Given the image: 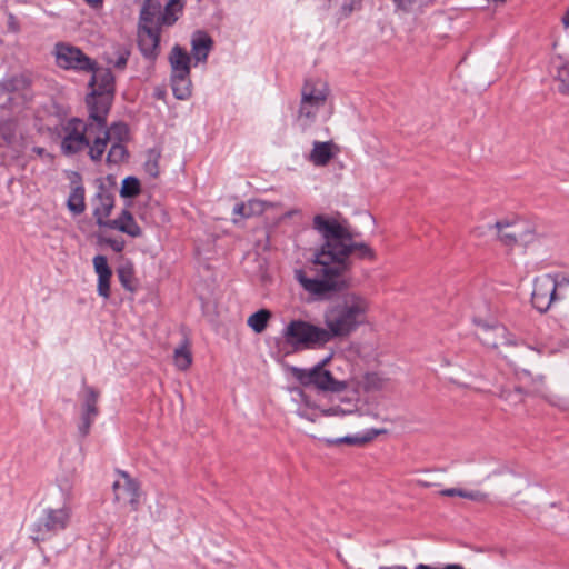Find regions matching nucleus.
I'll return each instance as SVG.
<instances>
[{
  "label": "nucleus",
  "instance_id": "nucleus-19",
  "mask_svg": "<svg viewBox=\"0 0 569 569\" xmlns=\"http://www.w3.org/2000/svg\"><path fill=\"white\" fill-rule=\"evenodd\" d=\"M333 143L331 141L326 142H313V148L310 152V161L315 166H326L333 157L332 152Z\"/></svg>",
  "mask_w": 569,
  "mask_h": 569
},
{
  "label": "nucleus",
  "instance_id": "nucleus-20",
  "mask_svg": "<svg viewBox=\"0 0 569 569\" xmlns=\"http://www.w3.org/2000/svg\"><path fill=\"white\" fill-rule=\"evenodd\" d=\"M490 228H495L497 230L498 238L502 244L507 247L517 246V221H498L493 226H490Z\"/></svg>",
  "mask_w": 569,
  "mask_h": 569
},
{
  "label": "nucleus",
  "instance_id": "nucleus-16",
  "mask_svg": "<svg viewBox=\"0 0 569 569\" xmlns=\"http://www.w3.org/2000/svg\"><path fill=\"white\" fill-rule=\"evenodd\" d=\"M107 228L118 230L132 238H138L142 234L141 228L134 220L132 213L127 209H123L118 218L112 219Z\"/></svg>",
  "mask_w": 569,
  "mask_h": 569
},
{
  "label": "nucleus",
  "instance_id": "nucleus-24",
  "mask_svg": "<svg viewBox=\"0 0 569 569\" xmlns=\"http://www.w3.org/2000/svg\"><path fill=\"white\" fill-rule=\"evenodd\" d=\"M171 87L177 99H188L191 96L190 74H171Z\"/></svg>",
  "mask_w": 569,
  "mask_h": 569
},
{
  "label": "nucleus",
  "instance_id": "nucleus-44",
  "mask_svg": "<svg viewBox=\"0 0 569 569\" xmlns=\"http://www.w3.org/2000/svg\"><path fill=\"white\" fill-rule=\"evenodd\" d=\"M110 280H111V276H99L98 277L97 291H98V295L104 299H108L110 297Z\"/></svg>",
  "mask_w": 569,
  "mask_h": 569
},
{
  "label": "nucleus",
  "instance_id": "nucleus-30",
  "mask_svg": "<svg viewBox=\"0 0 569 569\" xmlns=\"http://www.w3.org/2000/svg\"><path fill=\"white\" fill-rule=\"evenodd\" d=\"M117 274L121 286L126 290L130 292H134L137 290V279L134 277V269L132 264H123L119 267L117 270Z\"/></svg>",
  "mask_w": 569,
  "mask_h": 569
},
{
  "label": "nucleus",
  "instance_id": "nucleus-14",
  "mask_svg": "<svg viewBox=\"0 0 569 569\" xmlns=\"http://www.w3.org/2000/svg\"><path fill=\"white\" fill-rule=\"evenodd\" d=\"M480 341L490 348H499L500 346H516V340L508 332L507 328L500 325L486 326L479 335Z\"/></svg>",
  "mask_w": 569,
  "mask_h": 569
},
{
  "label": "nucleus",
  "instance_id": "nucleus-15",
  "mask_svg": "<svg viewBox=\"0 0 569 569\" xmlns=\"http://www.w3.org/2000/svg\"><path fill=\"white\" fill-rule=\"evenodd\" d=\"M93 217L100 228H107L112 219H109L114 207V197L106 191L97 193L92 201Z\"/></svg>",
  "mask_w": 569,
  "mask_h": 569
},
{
  "label": "nucleus",
  "instance_id": "nucleus-27",
  "mask_svg": "<svg viewBox=\"0 0 569 569\" xmlns=\"http://www.w3.org/2000/svg\"><path fill=\"white\" fill-rule=\"evenodd\" d=\"M67 207L73 214H80L86 210L84 188L82 186H77L71 190Z\"/></svg>",
  "mask_w": 569,
  "mask_h": 569
},
{
  "label": "nucleus",
  "instance_id": "nucleus-42",
  "mask_svg": "<svg viewBox=\"0 0 569 569\" xmlns=\"http://www.w3.org/2000/svg\"><path fill=\"white\" fill-rule=\"evenodd\" d=\"M93 268L97 276H112V271L108 264V260L104 256L98 254L93 258Z\"/></svg>",
  "mask_w": 569,
  "mask_h": 569
},
{
  "label": "nucleus",
  "instance_id": "nucleus-48",
  "mask_svg": "<svg viewBox=\"0 0 569 569\" xmlns=\"http://www.w3.org/2000/svg\"><path fill=\"white\" fill-rule=\"evenodd\" d=\"M362 0H349L341 7L342 16L348 17L353 10L360 9Z\"/></svg>",
  "mask_w": 569,
  "mask_h": 569
},
{
  "label": "nucleus",
  "instance_id": "nucleus-7",
  "mask_svg": "<svg viewBox=\"0 0 569 569\" xmlns=\"http://www.w3.org/2000/svg\"><path fill=\"white\" fill-rule=\"evenodd\" d=\"M72 517L71 507L64 502L60 508H46L31 528L36 542L46 541L68 528Z\"/></svg>",
  "mask_w": 569,
  "mask_h": 569
},
{
  "label": "nucleus",
  "instance_id": "nucleus-51",
  "mask_svg": "<svg viewBox=\"0 0 569 569\" xmlns=\"http://www.w3.org/2000/svg\"><path fill=\"white\" fill-rule=\"evenodd\" d=\"M8 28H9V30H11L13 32H18L19 31V24L17 22L16 17L12 13L9 14Z\"/></svg>",
  "mask_w": 569,
  "mask_h": 569
},
{
  "label": "nucleus",
  "instance_id": "nucleus-32",
  "mask_svg": "<svg viewBox=\"0 0 569 569\" xmlns=\"http://www.w3.org/2000/svg\"><path fill=\"white\" fill-rule=\"evenodd\" d=\"M263 211V202L259 200H249L247 203H239L233 209V213L239 214L242 218H249L254 214H260Z\"/></svg>",
  "mask_w": 569,
  "mask_h": 569
},
{
  "label": "nucleus",
  "instance_id": "nucleus-3",
  "mask_svg": "<svg viewBox=\"0 0 569 569\" xmlns=\"http://www.w3.org/2000/svg\"><path fill=\"white\" fill-rule=\"evenodd\" d=\"M370 301L357 292H347L331 303L323 319L330 340L346 338L368 321Z\"/></svg>",
  "mask_w": 569,
  "mask_h": 569
},
{
  "label": "nucleus",
  "instance_id": "nucleus-18",
  "mask_svg": "<svg viewBox=\"0 0 569 569\" xmlns=\"http://www.w3.org/2000/svg\"><path fill=\"white\" fill-rule=\"evenodd\" d=\"M213 46V40L204 32H197L191 40V52L197 62H204Z\"/></svg>",
  "mask_w": 569,
  "mask_h": 569
},
{
  "label": "nucleus",
  "instance_id": "nucleus-5",
  "mask_svg": "<svg viewBox=\"0 0 569 569\" xmlns=\"http://www.w3.org/2000/svg\"><path fill=\"white\" fill-rule=\"evenodd\" d=\"M329 93V87L322 80L309 79L305 81L298 110V121L303 128L315 122L318 111L325 107Z\"/></svg>",
  "mask_w": 569,
  "mask_h": 569
},
{
  "label": "nucleus",
  "instance_id": "nucleus-26",
  "mask_svg": "<svg viewBox=\"0 0 569 569\" xmlns=\"http://www.w3.org/2000/svg\"><path fill=\"white\" fill-rule=\"evenodd\" d=\"M390 380L379 372H368L363 377L366 391H381L388 389Z\"/></svg>",
  "mask_w": 569,
  "mask_h": 569
},
{
  "label": "nucleus",
  "instance_id": "nucleus-43",
  "mask_svg": "<svg viewBox=\"0 0 569 569\" xmlns=\"http://www.w3.org/2000/svg\"><path fill=\"white\" fill-rule=\"evenodd\" d=\"M356 410V405L355 403H351L350 401L348 402V407L347 408H343L341 406H332L328 409H325L322 410V415L323 416H339V415H350L352 412H355Z\"/></svg>",
  "mask_w": 569,
  "mask_h": 569
},
{
  "label": "nucleus",
  "instance_id": "nucleus-1",
  "mask_svg": "<svg viewBox=\"0 0 569 569\" xmlns=\"http://www.w3.org/2000/svg\"><path fill=\"white\" fill-rule=\"evenodd\" d=\"M312 228L323 240L313 260L318 266L317 274L308 277L305 271L297 270L295 277L307 292L323 300L350 286L347 273L352 252H357L360 259L371 261L376 259V253L367 243L355 242L356 233L345 219L340 221L335 217L316 214Z\"/></svg>",
  "mask_w": 569,
  "mask_h": 569
},
{
  "label": "nucleus",
  "instance_id": "nucleus-41",
  "mask_svg": "<svg viewBox=\"0 0 569 569\" xmlns=\"http://www.w3.org/2000/svg\"><path fill=\"white\" fill-rule=\"evenodd\" d=\"M378 569H409L402 565H392V566H380ZM413 569H465L461 565L450 563L442 567H432L430 565L418 563Z\"/></svg>",
  "mask_w": 569,
  "mask_h": 569
},
{
  "label": "nucleus",
  "instance_id": "nucleus-17",
  "mask_svg": "<svg viewBox=\"0 0 569 569\" xmlns=\"http://www.w3.org/2000/svg\"><path fill=\"white\" fill-rule=\"evenodd\" d=\"M191 58L179 44H176L169 56L171 74H190Z\"/></svg>",
  "mask_w": 569,
  "mask_h": 569
},
{
  "label": "nucleus",
  "instance_id": "nucleus-46",
  "mask_svg": "<svg viewBox=\"0 0 569 569\" xmlns=\"http://www.w3.org/2000/svg\"><path fill=\"white\" fill-rule=\"evenodd\" d=\"M97 416L81 413V422L79 425V433L81 437H87L90 432L91 425L93 423Z\"/></svg>",
  "mask_w": 569,
  "mask_h": 569
},
{
  "label": "nucleus",
  "instance_id": "nucleus-28",
  "mask_svg": "<svg viewBox=\"0 0 569 569\" xmlns=\"http://www.w3.org/2000/svg\"><path fill=\"white\" fill-rule=\"evenodd\" d=\"M161 19L160 17L156 18L154 12L143 7L138 23V31L140 32L142 29H151L152 31H161Z\"/></svg>",
  "mask_w": 569,
  "mask_h": 569
},
{
  "label": "nucleus",
  "instance_id": "nucleus-25",
  "mask_svg": "<svg viewBox=\"0 0 569 569\" xmlns=\"http://www.w3.org/2000/svg\"><path fill=\"white\" fill-rule=\"evenodd\" d=\"M173 361L176 367L181 371L190 368L192 363V353L188 339H184L181 345L174 349Z\"/></svg>",
  "mask_w": 569,
  "mask_h": 569
},
{
  "label": "nucleus",
  "instance_id": "nucleus-47",
  "mask_svg": "<svg viewBox=\"0 0 569 569\" xmlns=\"http://www.w3.org/2000/svg\"><path fill=\"white\" fill-rule=\"evenodd\" d=\"M460 498H465L468 500L477 501V502H483L487 500L488 495L479 491V490H461Z\"/></svg>",
  "mask_w": 569,
  "mask_h": 569
},
{
  "label": "nucleus",
  "instance_id": "nucleus-4",
  "mask_svg": "<svg viewBox=\"0 0 569 569\" xmlns=\"http://www.w3.org/2000/svg\"><path fill=\"white\" fill-rule=\"evenodd\" d=\"M90 73H92L89 81L91 91L86 98L87 108L108 118L114 97V77L110 69L99 68L97 63Z\"/></svg>",
  "mask_w": 569,
  "mask_h": 569
},
{
  "label": "nucleus",
  "instance_id": "nucleus-33",
  "mask_svg": "<svg viewBox=\"0 0 569 569\" xmlns=\"http://www.w3.org/2000/svg\"><path fill=\"white\" fill-rule=\"evenodd\" d=\"M98 398H99V392L94 388L86 386L81 413L98 416V413H99V410L97 407Z\"/></svg>",
  "mask_w": 569,
  "mask_h": 569
},
{
  "label": "nucleus",
  "instance_id": "nucleus-8",
  "mask_svg": "<svg viewBox=\"0 0 569 569\" xmlns=\"http://www.w3.org/2000/svg\"><path fill=\"white\" fill-rule=\"evenodd\" d=\"M328 359L312 368H292L295 379L305 387H315L320 391L340 392L347 387L345 381L337 380L329 370L325 369Z\"/></svg>",
  "mask_w": 569,
  "mask_h": 569
},
{
  "label": "nucleus",
  "instance_id": "nucleus-38",
  "mask_svg": "<svg viewBox=\"0 0 569 569\" xmlns=\"http://www.w3.org/2000/svg\"><path fill=\"white\" fill-rule=\"evenodd\" d=\"M159 159H160V152L150 149L147 152V160L144 162V171L151 177L157 178L159 176Z\"/></svg>",
  "mask_w": 569,
  "mask_h": 569
},
{
  "label": "nucleus",
  "instance_id": "nucleus-39",
  "mask_svg": "<svg viewBox=\"0 0 569 569\" xmlns=\"http://www.w3.org/2000/svg\"><path fill=\"white\" fill-rule=\"evenodd\" d=\"M140 193V181L136 177H127L122 181L120 194L123 198H133Z\"/></svg>",
  "mask_w": 569,
  "mask_h": 569
},
{
  "label": "nucleus",
  "instance_id": "nucleus-29",
  "mask_svg": "<svg viewBox=\"0 0 569 569\" xmlns=\"http://www.w3.org/2000/svg\"><path fill=\"white\" fill-rule=\"evenodd\" d=\"M17 140V124L12 120L0 122V147H12Z\"/></svg>",
  "mask_w": 569,
  "mask_h": 569
},
{
  "label": "nucleus",
  "instance_id": "nucleus-55",
  "mask_svg": "<svg viewBox=\"0 0 569 569\" xmlns=\"http://www.w3.org/2000/svg\"><path fill=\"white\" fill-rule=\"evenodd\" d=\"M37 152H38L39 154H42L43 149H42V148H37Z\"/></svg>",
  "mask_w": 569,
  "mask_h": 569
},
{
  "label": "nucleus",
  "instance_id": "nucleus-37",
  "mask_svg": "<svg viewBox=\"0 0 569 569\" xmlns=\"http://www.w3.org/2000/svg\"><path fill=\"white\" fill-rule=\"evenodd\" d=\"M129 157L128 150L121 142H112L108 153L107 163L119 164L124 162Z\"/></svg>",
  "mask_w": 569,
  "mask_h": 569
},
{
  "label": "nucleus",
  "instance_id": "nucleus-34",
  "mask_svg": "<svg viewBox=\"0 0 569 569\" xmlns=\"http://www.w3.org/2000/svg\"><path fill=\"white\" fill-rule=\"evenodd\" d=\"M271 317V312L267 309H261L252 313L248 318V326L257 333L264 331L268 325V320Z\"/></svg>",
  "mask_w": 569,
  "mask_h": 569
},
{
  "label": "nucleus",
  "instance_id": "nucleus-50",
  "mask_svg": "<svg viewBox=\"0 0 569 569\" xmlns=\"http://www.w3.org/2000/svg\"><path fill=\"white\" fill-rule=\"evenodd\" d=\"M461 490L460 488H448L441 490L439 493L445 497H460Z\"/></svg>",
  "mask_w": 569,
  "mask_h": 569
},
{
  "label": "nucleus",
  "instance_id": "nucleus-13",
  "mask_svg": "<svg viewBox=\"0 0 569 569\" xmlns=\"http://www.w3.org/2000/svg\"><path fill=\"white\" fill-rule=\"evenodd\" d=\"M549 73L557 82L561 96L569 97V60L556 54L550 58Z\"/></svg>",
  "mask_w": 569,
  "mask_h": 569
},
{
  "label": "nucleus",
  "instance_id": "nucleus-52",
  "mask_svg": "<svg viewBox=\"0 0 569 569\" xmlns=\"http://www.w3.org/2000/svg\"><path fill=\"white\" fill-rule=\"evenodd\" d=\"M561 22H562L565 29H569V7L567 8L563 16L561 17Z\"/></svg>",
  "mask_w": 569,
  "mask_h": 569
},
{
  "label": "nucleus",
  "instance_id": "nucleus-2",
  "mask_svg": "<svg viewBox=\"0 0 569 569\" xmlns=\"http://www.w3.org/2000/svg\"><path fill=\"white\" fill-rule=\"evenodd\" d=\"M88 113L86 120L72 117L61 123L59 131L60 150L67 157L87 151L91 161L101 162L111 141V130L127 133V127L119 123L109 128L107 118L92 110H88Z\"/></svg>",
  "mask_w": 569,
  "mask_h": 569
},
{
  "label": "nucleus",
  "instance_id": "nucleus-6",
  "mask_svg": "<svg viewBox=\"0 0 569 569\" xmlns=\"http://www.w3.org/2000/svg\"><path fill=\"white\" fill-rule=\"evenodd\" d=\"M569 284V278L560 274H542L533 280L531 303L540 313L547 312L553 303H561V291Z\"/></svg>",
  "mask_w": 569,
  "mask_h": 569
},
{
  "label": "nucleus",
  "instance_id": "nucleus-36",
  "mask_svg": "<svg viewBox=\"0 0 569 569\" xmlns=\"http://www.w3.org/2000/svg\"><path fill=\"white\" fill-rule=\"evenodd\" d=\"M182 4L180 0H169L162 14L160 16L161 23L164 26H172L178 20V12H181Z\"/></svg>",
  "mask_w": 569,
  "mask_h": 569
},
{
  "label": "nucleus",
  "instance_id": "nucleus-12",
  "mask_svg": "<svg viewBox=\"0 0 569 569\" xmlns=\"http://www.w3.org/2000/svg\"><path fill=\"white\" fill-rule=\"evenodd\" d=\"M138 48L143 57L150 63H154L161 53L160 37L161 31H152L151 29H142L137 32Z\"/></svg>",
  "mask_w": 569,
  "mask_h": 569
},
{
  "label": "nucleus",
  "instance_id": "nucleus-21",
  "mask_svg": "<svg viewBox=\"0 0 569 569\" xmlns=\"http://www.w3.org/2000/svg\"><path fill=\"white\" fill-rule=\"evenodd\" d=\"M519 380L527 395H542L545 391V379L542 376L532 377L528 370H522L519 373Z\"/></svg>",
  "mask_w": 569,
  "mask_h": 569
},
{
  "label": "nucleus",
  "instance_id": "nucleus-31",
  "mask_svg": "<svg viewBox=\"0 0 569 569\" xmlns=\"http://www.w3.org/2000/svg\"><path fill=\"white\" fill-rule=\"evenodd\" d=\"M383 430L370 429L365 435L346 436L330 441L331 443H347L351 446H362L373 440Z\"/></svg>",
  "mask_w": 569,
  "mask_h": 569
},
{
  "label": "nucleus",
  "instance_id": "nucleus-23",
  "mask_svg": "<svg viewBox=\"0 0 569 569\" xmlns=\"http://www.w3.org/2000/svg\"><path fill=\"white\" fill-rule=\"evenodd\" d=\"M526 395L527 392L522 386H502L499 390L498 397L509 407H516L523 401Z\"/></svg>",
  "mask_w": 569,
  "mask_h": 569
},
{
  "label": "nucleus",
  "instance_id": "nucleus-11",
  "mask_svg": "<svg viewBox=\"0 0 569 569\" xmlns=\"http://www.w3.org/2000/svg\"><path fill=\"white\" fill-rule=\"evenodd\" d=\"M118 478L112 483L113 502L120 508L130 507L131 511H138L140 507V486L130 475L117 470Z\"/></svg>",
  "mask_w": 569,
  "mask_h": 569
},
{
  "label": "nucleus",
  "instance_id": "nucleus-35",
  "mask_svg": "<svg viewBox=\"0 0 569 569\" xmlns=\"http://www.w3.org/2000/svg\"><path fill=\"white\" fill-rule=\"evenodd\" d=\"M517 246H528L536 240L535 230L522 220H517Z\"/></svg>",
  "mask_w": 569,
  "mask_h": 569
},
{
  "label": "nucleus",
  "instance_id": "nucleus-53",
  "mask_svg": "<svg viewBox=\"0 0 569 569\" xmlns=\"http://www.w3.org/2000/svg\"><path fill=\"white\" fill-rule=\"evenodd\" d=\"M87 3H89L91 7H98L102 3V0H84Z\"/></svg>",
  "mask_w": 569,
  "mask_h": 569
},
{
  "label": "nucleus",
  "instance_id": "nucleus-49",
  "mask_svg": "<svg viewBox=\"0 0 569 569\" xmlns=\"http://www.w3.org/2000/svg\"><path fill=\"white\" fill-rule=\"evenodd\" d=\"M396 7L400 10L408 11L415 0H392Z\"/></svg>",
  "mask_w": 569,
  "mask_h": 569
},
{
  "label": "nucleus",
  "instance_id": "nucleus-10",
  "mask_svg": "<svg viewBox=\"0 0 569 569\" xmlns=\"http://www.w3.org/2000/svg\"><path fill=\"white\" fill-rule=\"evenodd\" d=\"M56 64L63 70L76 72H91L96 61L87 56L80 48L68 42H57L52 50Z\"/></svg>",
  "mask_w": 569,
  "mask_h": 569
},
{
  "label": "nucleus",
  "instance_id": "nucleus-54",
  "mask_svg": "<svg viewBox=\"0 0 569 569\" xmlns=\"http://www.w3.org/2000/svg\"><path fill=\"white\" fill-rule=\"evenodd\" d=\"M299 396L301 398V400L307 405V406H310V402L308 400V397L306 396V393L301 390H299Z\"/></svg>",
  "mask_w": 569,
  "mask_h": 569
},
{
  "label": "nucleus",
  "instance_id": "nucleus-9",
  "mask_svg": "<svg viewBox=\"0 0 569 569\" xmlns=\"http://www.w3.org/2000/svg\"><path fill=\"white\" fill-rule=\"evenodd\" d=\"M286 341L293 347L323 346L330 341L326 328L315 326L303 320H292L283 331Z\"/></svg>",
  "mask_w": 569,
  "mask_h": 569
},
{
  "label": "nucleus",
  "instance_id": "nucleus-45",
  "mask_svg": "<svg viewBox=\"0 0 569 569\" xmlns=\"http://www.w3.org/2000/svg\"><path fill=\"white\" fill-rule=\"evenodd\" d=\"M97 416L81 413V422L79 425V433L81 437H87L90 432L91 425L93 423Z\"/></svg>",
  "mask_w": 569,
  "mask_h": 569
},
{
  "label": "nucleus",
  "instance_id": "nucleus-22",
  "mask_svg": "<svg viewBox=\"0 0 569 569\" xmlns=\"http://www.w3.org/2000/svg\"><path fill=\"white\" fill-rule=\"evenodd\" d=\"M131 50L127 46L117 44L113 51L106 57L107 63L118 70H124L130 58Z\"/></svg>",
  "mask_w": 569,
  "mask_h": 569
},
{
  "label": "nucleus",
  "instance_id": "nucleus-40",
  "mask_svg": "<svg viewBox=\"0 0 569 569\" xmlns=\"http://www.w3.org/2000/svg\"><path fill=\"white\" fill-rule=\"evenodd\" d=\"M98 240L100 244L109 246L117 253L122 252L126 247V241L120 237L113 238L104 234H99Z\"/></svg>",
  "mask_w": 569,
  "mask_h": 569
}]
</instances>
